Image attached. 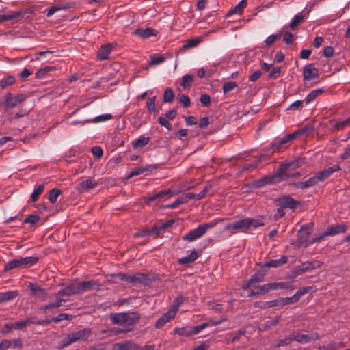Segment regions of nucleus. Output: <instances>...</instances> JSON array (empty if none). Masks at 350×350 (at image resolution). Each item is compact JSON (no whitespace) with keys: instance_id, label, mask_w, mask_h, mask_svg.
Returning <instances> with one entry per match:
<instances>
[{"instance_id":"obj_1","label":"nucleus","mask_w":350,"mask_h":350,"mask_svg":"<svg viewBox=\"0 0 350 350\" xmlns=\"http://www.w3.org/2000/svg\"><path fill=\"white\" fill-rule=\"evenodd\" d=\"M304 163V159L299 158L290 163L282 164L279 167L277 174L271 177H265L257 183L258 187L273 184L282 180H286L289 178H297L301 176L298 172H293L295 169L301 167Z\"/></svg>"},{"instance_id":"obj_2","label":"nucleus","mask_w":350,"mask_h":350,"mask_svg":"<svg viewBox=\"0 0 350 350\" xmlns=\"http://www.w3.org/2000/svg\"><path fill=\"white\" fill-rule=\"evenodd\" d=\"M264 226L262 219L246 217L237 220L225 226L224 230L230 232L231 234L237 233H246L248 230Z\"/></svg>"},{"instance_id":"obj_3","label":"nucleus","mask_w":350,"mask_h":350,"mask_svg":"<svg viewBox=\"0 0 350 350\" xmlns=\"http://www.w3.org/2000/svg\"><path fill=\"white\" fill-rule=\"evenodd\" d=\"M39 260L37 256H27L14 258L5 265L4 271L8 272L14 269H27L36 265Z\"/></svg>"},{"instance_id":"obj_4","label":"nucleus","mask_w":350,"mask_h":350,"mask_svg":"<svg viewBox=\"0 0 350 350\" xmlns=\"http://www.w3.org/2000/svg\"><path fill=\"white\" fill-rule=\"evenodd\" d=\"M110 318L115 325L126 324L127 327H130L139 321L140 315L137 312H120L111 314Z\"/></svg>"},{"instance_id":"obj_5","label":"nucleus","mask_w":350,"mask_h":350,"mask_svg":"<svg viewBox=\"0 0 350 350\" xmlns=\"http://www.w3.org/2000/svg\"><path fill=\"white\" fill-rule=\"evenodd\" d=\"M217 224V221H213L209 223L200 224L197 228L190 230L188 233L184 235L183 237V239L189 242L194 241L202 237L208 229L215 226Z\"/></svg>"},{"instance_id":"obj_6","label":"nucleus","mask_w":350,"mask_h":350,"mask_svg":"<svg viewBox=\"0 0 350 350\" xmlns=\"http://www.w3.org/2000/svg\"><path fill=\"white\" fill-rule=\"evenodd\" d=\"M90 335L91 329L90 328H83V329L72 332L62 340V347H66L76 342L85 341Z\"/></svg>"},{"instance_id":"obj_7","label":"nucleus","mask_w":350,"mask_h":350,"mask_svg":"<svg viewBox=\"0 0 350 350\" xmlns=\"http://www.w3.org/2000/svg\"><path fill=\"white\" fill-rule=\"evenodd\" d=\"M26 98L27 96L24 94L14 96L11 93H8L4 98L5 109L9 110L18 106L21 103L25 101Z\"/></svg>"},{"instance_id":"obj_8","label":"nucleus","mask_w":350,"mask_h":350,"mask_svg":"<svg viewBox=\"0 0 350 350\" xmlns=\"http://www.w3.org/2000/svg\"><path fill=\"white\" fill-rule=\"evenodd\" d=\"M177 194V193H173L170 189L162 190L159 192L146 198L145 202L149 204L152 202H157V203L164 201L166 199L172 197L173 195Z\"/></svg>"},{"instance_id":"obj_9","label":"nucleus","mask_w":350,"mask_h":350,"mask_svg":"<svg viewBox=\"0 0 350 350\" xmlns=\"http://www.w3.org/2000/svg\"><path fill=\"white\" fill-rule=\"evenodd\" d=\"M267 273V271L265 270V269L262 268V266L260 265V269L256 273H254L249 280H247L245 284H243V289L247 290L251 286L261 282L263 281L264 278Z\"/></svg>"},{"instance_id":"obj_10","label":"nucleus","mask_w":350,"mask_h":350,"mask_svg":"<svg viewBox=\"0 0 350 350\" xmlns=\"http://www.w3.org/2000/svg\"><path fill=\"white\" fill-rule=\"evenodd\" d=\"M293 340H295L299 343L305 344L312 340H316L319 338L318 333H312V334H304L298 332L291 334Z\"/></svg>"},{"instance_id":"obj_11","label":"nucleus","mask_w":350,"mask_h":350,"mask_svg":"<svg viewBox=\"0 0 350 350\" xmlns=\"http://www.w3.org/2000/svg\"><path fill=\"white\" fill-rule=\"evenodd\" d=\"M76 284L77 286L78 294H81L85 291H89L94 289L98 290L100 286L98 282L94 280L78 282Z\"/></svg>"},{"instance_id":"obj_12","label":"nucleus","mask_w":350,"mask_h":350,"mask_svg":"<svg viewBox=\"0 0 350 350\" xmlns=\"http://www.w3.org/2000/svg\"><path fill=\"white\" fill-rule=\"evenodd\" d=\"M303 75L305 81H310L319 78V72L314 64H310L304 67Z\"/></svg>"},{"instance_id":"obj_13","label":"nucleus","mask_w":350,"mask_h":350,"mask_svg":"<svg viewBox=\"0 0 350 350\" xmlns=\"http://www.w3.org/2000/svg\"><path fill=\"white\" fill-rule=\"evenodd\" d=\"M313 224H308L302 226L298 232V241L299 243H305L309 239L312 229Z\"/></svg>"},{"instance_id":"obj_14","label":"nucleus","mask_w":350,"mask_h":350,"mask_svg":"<svg viewBox=\"0 0 350 350\" xmlns=\"http://www.w3.org/2000/svg\"><path fill=\"white\" fill-rule=\"evenodd\" d=\"M340 166L338 164H336L323 170L315 175L317 176L319 181L321 182L329 177L334 172L340 171Z\"/></svg>"},{"instance_id":"obj_15","label":"nucleus","mask_w":350,"mask_h":350,"mask_svg":"<svg viewBox=\"0 0 350 350\" xmlns=\"http://www.w3.org/2000/svg\"><path fill=\"white\" fill-rule=\"evenodd\" d=\"M175 317V311L169 310L167 312L163 314L162 316L156 321L155 327L157 329L162 328L166 323L174 319Z\"/></svg>"},{"instance_id":"obj_16","label":"nucleus","mask_w":350,"mask_h":350,"mask_svg":"<svg viewBox=\"0 0 350 350\" xmlns=\"http://www.w3.org/2000/svg\"><path fill=\"white\" fill-rule=\"evenodd\" d=\"M288 257L286 256H282L280 258L271 260L262 265H261L262 268L265 269L266 271H267L269 268L273 267L278 268L282 267L284 264L287 263Z\"/></svg>"},{"instance_id":"obj_17","label":"nucleus","mask_w":350,"mask_h":350,"mask_svg":"<svg viewBox=\"0 0 350 350\" xmlns=\"http://www.w3.org/2000/svg\"><path fill=\"white\" fill-rule=\"evenodd\" d=\"M278 205L282 206V208H289L291 209H295L297 204L299 203V202L294 200L293 198L285 196L282 198H280L278 200Z\"/></svg>"},{"instance_id":"obj_18","label":"nucleus","mask_w":350,"mask_h":350,"mask_svg":"<svg viewBox=\"0 0 350 350\" xmlns=\"http://www.w3.org/2000/svg\"><path fill=\"white\" fill-rule=\"evenodd\" d=\"M157 33V31L151 27H147L146 29L138 28L135 29L133 34L143 39H147L151 36H154Z\"/></svg>"},{"instance_id":"obj_19","label":"nucleus","mask_w":350,"mask_h":350,"mask_svg":"<svg viewBox=\"0 0 350 350\" xmlns=\"http://www.w3.org/2000/svg\"><path fill=\"white\" fill-rule=\"evenodd\" d=\"M152 280H150L149 276L146 273H137L131 275V284H142L144 285L148 284Z\"/></svg>"},{"instance_id":"obj_20","label":"nucleus","mask_w":350,"mask_h":350,"mask_svg":"<svg viewBox=\"0 0 350 350\" xmlns=\"http://www.w3.org/2000/svg\"><path fill=\"white\" fill-rule=\"evenodd\" d=\"M76 294H78L77 284L72 282L68 284L64 288L59 291L57 295L70 297Z\"/></svg>"},{"instance_id":"obj_21","label":"nucleus","mask_w":350,"mask_h":350,"mask_svg":"<svg viewBox=\"0 0 350 350\" xmlns=\"http://www.w3.org/2000/svg\"><path fill=\"white\" fill-rule=\"evenodd\" d=\"M347 230V227L344 224H337L329 226L327 230L324 232V235L334 236L340 233H344Z\"/></svg>"},{"instance_id":"obj_22","label":"nucleus","mask_w":350,"mask_h":350,"mask_svg":"<svg viewBox=\"0 0 350 350\" xmlns=\"http://www.w3.org/2000/svg\"><path fill=\"white\" fill-rule=\"evenodd\" d=\"M319 180L317 176L314 175V176L308 178V180L305 181H300L295 184V186L297 189H306L310 187H312L315 185H317L319 183Z\"/></svg>"},{"instance_id":"obj_23","label":"nucleus","mask_w":350,"mask_h":350,"mask_svg":"<svg viewBox=\"0 0 350 350\" xmlns=\"http://www.w3.org/2000/svg\"><path fill=\"white\" fill-rule=\"evenodd\" d=\"M28 287L30 289V291H31V293L33 296H36L38 298H42V299H44L46 297V291L44 288H41L40 286H39L36 284L29 283Z\"/></svg>"},{"instance_id":"obj_24","label":"nucleus","mask_w":350,"mask_h":350,"mask_svg":"<svg viewBox=\"0 0 350 350\" xmlns=\"http://www.w3.org/2000/svg\"><path fill=\"white\" fill-rule=\"evenodd\" d=\"M97 183L89 178L86 180L81 182L77 186V191L79 193H83L88 190L92 189L96 186Z\"/></svg>"},{"instance_id":"obj_25","label":"nucleus","mask_w":350,"mask_h":350,"mask_svg":"<svg viewBox=\"0 0 350 350\" xmlns=\"http://www.w3.org/2000/svg\"><path fill=\"white\" fill-rule=\"evenodd\" d=\"M200 254L196 250L192 251L189 256L179 258L178 262L180 265H188L193 262L200 256Z\"/></svg>"},{"instance_id":"obj_26","label":"nucleus","mask_w":350,"mask_h":350,"mask_svg":"<svg viewBox=\"0 0 350 350\" xmlns=\"http://www.w3.org/2000/svg\"><path fill=\"white\" fill-rule=\"evenodd\" d=\"M136 347V344L131 340L113 345L112 350H131Z\"/></svg>"},{"instance_id":"obj_27","label":"nucleus","mask_w":350,"mask_h":350,"mask_svg":"<svg viewBox=\"0 0 350 350\" xmlns=\"http://www.w3.org/2000/svg\"><path fill=\"white\" fill-rule=\"evenodd\" d=\"M18 295L16 291H9L0 293V303L14 299Z\"/></svg>"},{"instance_id":"obj_28","label":"nucleus","mask_w":350,"mask_h":350,"mask_svg":"<svg viewBox=\"0 0 350 350\" xmlns=\"http://www.w3.org/2000/svg\"><path fill=\"white\" fill-rule=\"evenodd\" d=\"M112 50L110 44L103 45L97 53V56L100 59H107Z\"/></svg>"},{"instance_id":"obj_29","label":"nucleus","mask_w":350,"mask_h":350,"mask_svg":"<svg viewBox=\"0 0 350 350\" xmlns=\"http://www.w3.org/2000/svg\"><path fill=\"white\" fill-rule=\"evenodd\" d=\"M323 92H324V90L322 88H319V89L312 90L306 96V97L305 98L304 101H305L306 104H309L311 102L314 101L317 97H319Z\"/></svg>"},{"instance_id":"obj_30","label":"nucleus","mask_w":350,"mask_h":350,"mask_svg":"<svg viewBox=\"0 0 350 350\" xmlns=\"http://www.w3.org/2000/svg\"><path fill=\"white\" fill-rule=\"evenodd\" d=\"M320 264L318 262H304L301 264V265L299 267L298 272L300 273H303L307 271H310L312 269H314L315 268L319 267Z\"/></svg>"},{"instance_id":"obj_31","label":"nucleus","mask_w":350,"mask_h":350,"mask_svg":"<svg viewBox=\"0 0 350 350\" xmlns=\"http://www.w3.org/2000/svg\"><path fill=\"white\" fill-rule=\"evenodd\" d=\"M4 327L7 328L9 331H12L13 329H23L25 326V321H16V322H11L7 323L4 325Z\"/></svg>"},{"instance_id":"obj_32","label":"nucleus","mask_w":350,"mask_h":350,"mask_svg":"<svg viewBox=\"0 0 350 350\" xmlns=\"http://www.w3.org/2000/svg\"><path fill=\"white\" fill-rule=\"evenodd\" d=\"M246 1L247 0H241L237 5H235L228 12L227 16H231L234 14H241L246 5Z\"/></svg>"},{"instance_id":"obj_33","label":"nucleus","mask_w":350,"mask_h":350,"mask_svg":"<svg viewBox=\"0 0 350 350\" xmlns=\"http://www.w3.org/2000/svg\"><path fill=\"white\" fill-rule=\"evenodd\" d=\"M305 14H303L302 13H300L299 14H297L292 20L291 23L289 24V28L291 30H293L297 27L298 25H301L305 18Z\"/></svg>"},{"instance_id":"obj_34","label":"nucleus","mask_w":350,"mask_h":350,"mask_svg":"<svg viewBox=\"0 0 350 350\" xmlns=\"http://www.w3.org/2000/svg\"><path fill=\"white\" fill-rule=\"evenodd\" d=\"M202 41L200 38H196L187 40V42L183 45L180 51H185L191 48L196 47Z\"/></svg>"},{"instance_id":"obj_35","label":"nucleus","mask_w":350,"mask_h":350,"mask_svg":"<svg viewBox=\"0 0 350 350\" xmlns=\"http://www.w3.org/2000/svg\"><path fill=\"white\" fill-rule=\"evenodd\" d=\"M193 81V76L190 74H186L182 77V80L180 82V85L183 88H189L191 87Z\"/></svg>"},{"instance_id":"obj_36","label":"nucleus","mask_w":350,"mask_h":350,"mask_svg":"<svg viewBox=\"0 0 350 350\" xmlns=\"http://www.w3.org/2000/svg\"><path fill=\"white\" fill-rule=\"evenodd\" d=\"M44 189V185H37L33 193L31 195L30 200L32 202H35L38 200L39 196L41 195V193L43 192Z\"/></svg>"},{"instance_id":"obj_37","label":"nucleus","mask_w":350,"mask_h":350,"mask_svg":"<svg viewBox=\"0 0 350 350\" xmlns=\"http://www.w3.org/2000/svg\"><path fill=\"white\" fill-rule=\"evenodd\" d=\"M174 223V219H169L160 226H155L153 228L155 234H159L161 231L170 228Z\"/></svg>"},{"instance_id":"obj_38","label":"nucleus","mask_w":350,"mask_h":350,"mask_svg":"<svg viewBox=\"0 0 350 350\" xmlns=\"http://www.w3.org/2000/svg\"><path fill=\"white\" fill-rule=\"evenodd\" d=\"M282 320L283 319L281 315L276 316L274 318L265 322V323L262 324V327L265 329H269L271 327L275 326Z\"/></svg>"},{"instance_id":"obj_39","label":"nucleus","mask_w":350,"mask_h":350,"mask_svg":"<svg viewBox=\"0 0 350 350\" xmlns=\"http://www.w3.org/2000/svg\"><path fill=\"white\" fill-rule=\"evenodd\" d=\"M150 139V137H141L133 142V147L134 148H142L149 143Z\"/></svg>"},{"instance_id":"obj_40","label":"nucleus","mask_w":350,"mask_h":350,"mask_svg":"<svg viewBox=\"0 0 350 350\" xmlns=\"http://www.w3.org/2000/svg\"><path fill=\"white\" fill-rule=\"evenodd\" d=\"M62 191L59 189L54 188L52 189L50 192L48 197L49 200L51 204H55L57 200V198L62 194Z\"/></svg>"},{"instance_id":"obj_41","label":"nucleus","mask_w":350,"mask_h":350,"mask_svg":"<svg viewBox=\"0 0 350 350\" xmlns=\"http://www.w3.org/2000/svg\"><path fill=\"white\" fill-rule=\"evenodd\" d=\"M25 326H27L30 324L45 325L49 324L51 321L49 319L37 321L36 318H28L25 320Z\"/></svg>"},{"instance_id":"obj_42","label":"nucleus","mask_w":350,"mask_h":350,"mask_svg":"<svg viewBox=\"0 0 350 350\" xmlns=\"http://www.w3.org/2000/svg\"><path fill=\"white\" fill-rule=\"evenodd\" d=\"M174 334L179 336H191V328L190 327H176L174 329Z\"/></svg>"},{"instance_id":"obj_43","label":"nucleus","mask_w":350,"mask_h":350,"mask_svg":"<svg viewBox=\"0 0 350 350\" xmlns=\"http://www.w3.org/2000/svg\"><path fill=\"white\" fill-rule=\"evenodd\" d=\"M178 98L179 99V103L183 107L187 108L190 106L191 100L188 96L183 94H178Z\"/></svg>"},{"instance_id":"obj_44","label":"nucleus","mask_w":350,"mask_h":350,"mask_svg":"<svg viewBox=\"0 0 350 350\" xmlns=\"http://www.w3.org/2000/svg\"><path fill=\"white\" fill-rule=\"evenodd\" d=\"M185 298L183 295L178 296L174 301L173 305L170 308V310H174L176 315L178 308L183 304Z\"/></svg>"},{"instance_id":"obj_45","label":"nucleus","mask_w":350,"mask_h":350,"mask_svg":"<svg viewBox=\"0 0 350 350\" xmlns=\"http://www.w3.org/2000/svg\"><path fill=\"white\" fill-rule=\"evenodd\" d=\"M174 98V94L171 88H167L163 94L164 103H172Z\"/></svg>"},{"instance_id":"obj_46","label":"nucleus","mask_w":350,"mask_h":350,"mask_svg":"<svg viewBox=\"0 0 350 350\" xmlns=\"http://www.w3.org/2000/svg\"><path fill=\"white\" fill-rule=\"evenodd\" d=\"M166 57L164 55H158L153 54L151 55L150 64L152 66L159 64L165 60Z\"/></svg>"},{"instance_id":"obj_47","label":"nucleus","mask_w":350,"mask_h":350,"mask_svg":"<svg viewBox=\"0 0 350 350\" xmlns=\"http://www.w3.org/2000/svg\"><path fill=\"white\" fill-rule=\"evenodd\" d=\"M193 193H187L184 195L179 196L176 200L180 205L182 204L187 203L190 200L193 199Z\"/></svg>"},{"instance_id":"obj_48","label":"nucleus","mask_w":350,"mask_h":350,"mask_svg":"<svg viewBox=\"0 0 350 350\" xmlns=\"http://www.w3.org/2000/svg\"><path fill=\"white\" fill-rule=\"evenodd\" d=\"M211 189V185H206L199 193H193V199H196L197 200L202 199Z\"/></svg>"},{"instance_id":"obj_49","label":"nucleus","mask_w":350,"mask_h":350,"mask_svg":"<svg viewBox=\"0 0 350 350\" xmlns=\"http://www.w3.org/2000/svg\"><path fill=\"white\" fill-rule=\"evenodd\" d=\"M245 333V331L238 330L234 334L229 336V338L227 339L228 343H233L240 339V336L243 335Z\"/></svg>"},{"instance_id":"obj_50","label":"nucleus","mask_w":350,"mask_h":350,"mask_svg":"<svg viewBox=\"0 0 350 350\" xmlns=\"http://www.w3.org/2000/svg\"><path fill=\"white\" fill-rule=\"evenodd\" d=\"M271 289L272 290H278V289H284L288 288L290 287V284L287 282H273L270 283Z\"/></svg>"},{"instance_id":"obj_51","label":"nucleus","mask_w":350,"mask_h":350,"mask_svg":"<svg viewBox=\"0 0 350 350\" xmlns=\"http://www.w3.org/2000/svg\"><path fill=\"white\" fill-rule=\"evenodd\" d=\"M288 143V141L286 139L285 137L280 139L279 141L273 142L271 143V148L274 150H279L281 149L284 145Z\"/></svg>"},{"instance_id":"obj_52","label":"nucleus","mask_w":350,"mask_h":350,"mask_svg":"<svg viewBox=\"0 0 350 350\" xmlns=\"http://www.w3.org/2000/svg\"><path fill=\"white\" fill-rule=\"evenodd\" d=\"M15 81V78L13 76H8L5 79L0 81V88H5L12 85Z\"/></svg>"},{"instance_id":"obj_53","label":"nucleus","mask_w":350,"mask_h":350,"mask_svg":"<svg viewBox=\"0 0 350 350\" xmlns=\"http://www.w3.org/2000/svg\"><path fill=\"white\" fill-rule=\"evenodd\" d=\"M72 319V315L62 313L58 316L53 317L52 319H49L51 322L53 321L55 323H58L62 321V320H71Z\"/></svg>"},{"instance_id":"obj_54","label":"nucleus","mask_w":350,"mask_h":350,"mask_svg":"<svg viewBox=\"0 0 350 350\" xmlns=\"http://www.w3.org/2000/svg\"><path fill=\"white\" fill-rule=\"evenodd\" d=\"M350 125V116L346 120L336 122L333 124V127L336 130L343 129L345 127Z\"/></svg>"},{"instance_id":"obj_55","label":"nucleus","mask_w":350,"mask_h":350,"mask_svg":"<svg viewBox=\"0 0 350 350\" xmlns=\"http://www.w3.org/2000/svg\"><path fill=\"white\" fill-rule=\"evenodd\" d=\"M208 326H209L208 323H204L201 325H197L195 327H190L191 336L198 334L202 330H203L204 329L206 328Z\"/></svg>"},{"instance_id":"obj_56","label":"nucleus","mask_w":350,"mask_h":350,"mask_svg":"<svg viewBox=\"0 0 350 350\" xmlns=\"http://www.w3.org/2000/svg\"><path fill=\"white\" fill-rule=\"evenodd\" d=\"M299 300L297 298V295H294L291 297H286L281 299V306H284L288 304H292L297 302Z\"/></svg>"},{"instance_id":"obj_57","label":"nucleus","mask_w":350,"mask_h":350,"mask_svg":"<svg viewBox=\"0 0 350 350\" xmlns=\"http://www.w3.org/2000/svg\"><path fill=\"white\" fill-rule=\"evenodd\" d=\"M53 70H54L53 67L46 66V67H44L42 69H40L39 70L37 71V72L36 73V77L39 78V79L44 78L48 72Z\"/></svg>"},{"instance_id":"obj_58","label":"nucleus","mask_w":350,"mask_h":350,"mask_svg":"<svg viewBox=\"0 0 350 350\" xmlns=\"http://www.w3.org/2000/svg\"><path fill=\"white\" fill-rule=\"evenodd\" d=\"M155 100L156 96L148 98L147 100L146 106L150 112H154L156 111Z\"/></svg>"},{"instance_id":"obj_59","label":"nucleus","mask_w":350,"mask_h":350,"mask_svg":"<svg viewBox=\"0 0 350 350\" xmlns=\"http://www.w3.org/2000/svg\"><path fill=\"white\" fill-rule=\"evenodd\" d=\"M282 36V32H280L279 33H277V34H273V35H271L269 36L265 41V42L266 43V44L269 46H271L273 44H274V42H275V40L280 38H281Z\"/></svg>"},{"instance_id":"obj_60","label":"nucleus","mask_w":350,"mask_h":350,"mask_svg":"<svg viewBox=\"0 0 350 350\" xmlns=\"http://www.w3.org/2000/svg\"><path fill=\"white\" fill-rule=\"evenodd\" d=\"M237 87V83L234 81L225 83L223 85V91L224 93L229 92Z\"/></svg>"},{"instance_id":"obj_61","label":"nucleus","mask_w":350,"mask_h":350,"mask_svg":"<svg viewBox=\"0 0 350 350\" xmlns=\"http://www.w3.org/2000/svg\"><path fill=\"white\" fill-rule=\"evenodd\" d=\"M146 170H147V169L145 167H137V168L133 170L132 171H131V172H130L129 175L127 176L126 179H130L133 176L142 174Z\"/></svg>"},{"instance_id":"obj_62","label":"nucleus","mask_w":350,"mask_h":350,"mask_svg":"<svg viewBox=\"0 0 350 350\" xmlns=\"http://www.w3.org/2000/svg\"><path fill=\"white\" fill-rule=\"evenodd\" d=\"M40 217L37 215H29L25 219L24 222L25 224L34 225L40 221Z\"/></svg>"},{"instance_id":"obj_63","label":"nucleus","mask_w":350,"mask_h":350,"mask_svg":"<svg viewBox=\"0 0 350 350\" xmlns=\"http://www.w3.org/2000/svg\"><path fill=\"white\" fill-rule=\"evenodd\" d=\"M293 341L292 335H289L284 339H280L278 341L275 347H279L280 346H286L289 345Z\"/></svg>"},{"instance_id":"obj_64","label":"nucleus","mask_w":350,"mask_h":350,"mask_svg":"<svg viewBox=\"0 0 350 350\" xmlns=\"http://www.w3.org/2000/svg\"><path fill=\"white\" fill-rule=\"evenodd\" d=\"M92 153L96 159H100L103 154V151L100 146H96L92 148Z\"/></svg>"}]
</instances>
